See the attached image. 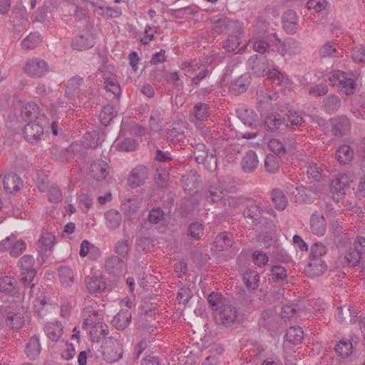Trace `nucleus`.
I'll return each instance as SVG.
<instances>
[{
  "mask_svg": "<svg viewBox=\"0 0 365 365\" xmlns=\"http://www.w3.org/2000/svg\"><path fill=\"white\" fill-rule=\"evenodd\" d=\"M66 96L73 106L81 107V100L91 95V89L88 81L79 76L71 77L65 89Z\"/></svg>",
  "mask_w": 365,
  "mask_h": 365,
  "instance_id": "nucleus-1",
  "label": "nucleus"
},
{
  "mask_svg": "<svg viewBox=\"0 0 365 365\" xmlns=\"http://www.w3.org/2000/svg\"><path fill=\"white\" fill-rule=\"evenodd\" d=\"M327 81L332 86H339L340 91L347 96L353 94L355 91V81L342 71H334L330 73Z\"/></svg>",
  "mask_w": 365,
  "mask_h": 365,
  "instance_id": "nucleus-2",
  "label": "nucleus"
},
{
  "mask_svg": "<svg viewBox=\"0 0 365 365\" xmlns=\"http://www.w3.org/2000/svg\"><path fill=\"white\" fill-rule=\"evenodd\" d=\"M35 259L33 256L26 255L20 258L18 262V266L20 267L21 282L25 286H30L31 290L34 287L32 283L36 275V270L34 268Z\"/></svg>",
  "mask_w": 365,
  "mask_h": 365,
  "instance_id": "nucleus-3",
  "label": "nucleus"
},
{
  "mask_svg": "<svg viewBox=\"0 0 365 365\" xmlns=\"http://www.w3.org/2000/svg\"><path fill=\"white\" fill-rule=\"evenodd\" d=\"M123 346L118 340L113 337L108 338L103 346L104 359L109 363L119 360L123 356Z\"/></svg>",
  "mask_w": 365,
  "mask_h": 365,
  "instance_id": "nucleus-4",
  "label": "nucleus"
},
{
  "mask_svg": "<svg viewBox=\"0 0 365 365\" xmlns=\"http://www.w3.org/2000/svg\"><path fill=\"white\" fill-rule=\"evenodd\" d=\"M227 191L225 181L217 180L207 186L204 191V197L208 203H217L221 201L225 192Z\"/></svg>",
  "mask_w": 365,
  "mask_h": 365,
  "instance_id": "nucleus-5",
  "label": "nucleus"
},
{
  "mask_svg": "<svg viewBox=\"0 0 365 365\" xmlns=\"http://www.w3.org/2000/svg\"><path fill=\"white\" fill-rule=\"evenodd\" d=\"M349 178L347 175L338 173L332 179L330 185V194L331 198L339 202L345 195V189L349 185Z\"/></svg>",
  "mask_w": 365,
  "mask_h": 365,
  "instance_id": "nucleus-6",
  "label": "nucleus"
},
{
  "mask_svg": "<svg viewBox=\"0 0 365 365\" xmlns=\"http://www.w3.org/2000/svg\"><path fill=\"white\" fill-rule=\"evenodd\" d=\"M242 23L239 20H233L226 17L220 18L215 21L213 24V29L215 33L227 34L237 33L242 31Z\"/></svg>",
  "mask_w": 365,
  "mask_h": 365,
  "instance_id": "nucleus-7",
  "label": "nucleus"
},
{
  "mask_svg": "<svg viewBox=\"0 0 365 365\" xmlns=\"http://www.w3.org/2000/svg\"><path fill=\"white\" fill-rule=\"evenodd\" d=\"M143 200L138 197L126 198L121 202V210L132 221L140 219L139 210L142 206Z\"/></svg>",
  "mask_w": 365,
  "mask_h": 365,
  "instance_id": "nucleus-8",
  "label": "nucleus"
},
{
  "mask_svg": "<svg viewBox=\"0 0 365 365\" xmlns=\"http://www.w3.org/2000/svg\"><path fill=\"white\" fill-rule=\"evenodd\" d=\"M48 71L47 63L41 58H32L26 61L24 72L30 77L41 78Z\"/></svg>",
  "mask_w": 365,
  "mask_h": 365,
  "instance_id": "nucleus-9",
  "label": "nucleus"
},
{
  "mask_svg": "<svg viewBox=\"0 0 365 365\" xmlns=\"http://www.w3.org/2000/svg\"><path fill=\"white\" fill-rule=\"evenodd\" d=\"M96 307L97 303L93 299L89 297L84 299L83 309L81 314L83 319V328L93 324L97 320L98 312L96 310Z\"/></svg>",
  "mask_w": 365,
  "mask_h": 365,
  "instance_id": "nucleus-10",
  "label": "nucleus"
},
{
  "mask_svg": "<svg viewBox=\"0 0 365 365\" xmlns=\"http://www.w3.org/2000/svg\"><path fill=\"white\" fill-rule=\"evenodd\" d=\"M55 242L56 237L52 233L46 232L41 235L38 243V251L42 259L51 254Z\"/></svg>",
  "mask_w": 365,
  "mask_h": 365,
  "instance_id": "nucleus-11",
  "label": "nucleus"
},
{
  "mask_svg": "<svg viewBox=\"0 0 365 365\" xmlns=\"http://www.w3.org/2000/svg\"><path fill=\"white\" fill-rule=\"evenodd\" d=\"M4 317L6 326L11 329H19L24 323V316L11 307L5 309Z\"/></svg>",
  "mask_w": 365,
  "mask_h": 365,
  "instance_id": "nucleus-12",
  "label": "nucleus"
},
{
  "mask_svg": "<svg viewBox=\"0 0 365 365\" xmlns=\"http://www.w3.org/2000/svg\"><path fill=\"white\" fill-rule=\"evenodd\" d=\"M23 133L26 141L35 143L43 135V128L39 122H29L25 125Z\"/></svg>",
  "mask_w": 365,
  "mask_h": 365,
  "instance_id": "nucleus-13",
  "label": "nucleus"
},
{
  "mask_svg": "<svg viewBox=\"0 0 365 365\" xmlns=\"http://www.w3.org/2000/svg\"><path fill=\"white\" fill-rule=\"evenodd\" d=\"M331 131L336 137H341L351 130V122L345 115L337 116L332 119Z\"/></svg>",
  "mask_w": 365,
  "mask_h": 365,
  "instance_id": "nucleus-14",
  "label": "nucleus"
},
{
  "mask_svg": "<svg viewBox=\"0 0 365 365\" xmlns=\"http://www.w3.org/2000/svg\"><path fill=\"white\" fill-rule=\"evenodd\" d=\"M147 178V168L143 165H139L131 170L128 178V182L132 187H138L145 182Z\"/></svg>",
  "mask_w": 365,
  "mask_h": 365,
  "instance_id": "nucleus-15",
  "label": "nucleus"
},
{
  "mask_svg": "<svg viewBox=\"0 0 365 365\" xmlns=\"http://www.w3.org/2000/svg\"><path fill=\"white\" fill-rule=\"evenodd\" d=\"M247 66L257 77L263 76L268 68L265 58L257 55H254L247 60Z\"/></svg>",
  "mask_w": 365,
  "mask_h": 365,
  "instance_id": "nucleus-16",
  "label": "nucleus"
},
{
  "mask_svg": "<svg viewBox=\"0 0 365 365\" xmlns=\"http://www.w3.org/2000/svg\"><path fill=\"white\" fill-rule=\"evenodd\" d=\"M16 280L11 277L4 276L0 278V293L5 296L12 297L11 301H14V298H19L16 296L18 292L16 291Z\"/></svg>",
  "mask_w": 365,
  "mask_h": 365,
  "instance_id": "nucleus-17",
  "label": "nucleus"
},
{
  "mask_svg": "<svg viewBox=\"0 0 365 365\" xmlns=\"http://www.w3.org/2000/svg\"><path fill=\"white\" fill-rule=\"evenodd\" d=\"M327 268V264L322 258H309V262L305 268V273L309 277H315L323 274Z\"/></svg>",
  "mask_w": 365,
  "mask_h": 365,
  "instance_id": "nucleus-18",
  "label": "nucleus"
},
{
  "mask_svg": "<svg viewBox=\"0 0 365 365\" xmlns=\"http://www.w3.org/2000/svg\"><path fill=\"white\" fill-rule=\"evenodd\" d=\"M310 229L317 236H323L327 230V222L324 215L318 212H314L310 217Z\"/></svg>",
  "mask_w": 365,
  "mask_h": 365,
  "instance_id": "nucleus-19",
  "label": "nucleus"
},
{
  "mask_svg": "<svg viewBox=\"0 0 365 365\" xmlns=\"http://www.w3.org/2000/svg\"><path fill=\"white\" fill-rule=\"evenodd\" d=\"M219 314L222 323L226 327L233 324L238 315L236 307L230 302L225 304L224 307L219 312Z\"/></svg>",
  "mask_w": 365,
  "mask_h": 365,
  "instance_id": "nucleus-20",
  "label": "nucleus"
},
{
  "mask_svg": "<svg viewBox=\"0 0 365 365\" xmlns=\"http://www.w3.org/2000/svg\"><path fill=\"white\" fill-rule=\"evenodd\" d=\"M298 16L293 10H288L282 16L283 27L289 34L296 33L298 27Z\"/></svg>",
  "mask_w": 365,
  "mask_h": 365,
  "instance_id": "nucleus-21",
  "label": "nucleus"
},
{
  "mask_svg": "<svg viewBox=\"0 0 365 365\" xmlns=\"http://www.w3.org/2000/svg\"><path fill=\"white\" fill-rule=\"evenodd\" d=\"M90 172L94 179L102 180L108 175L109 167L106 162L102 160H96L91 165Z\"/></svg>",
  "mask_w": 365,
  "mask_h": 365,
  "instance_id": "nucleus-22",
  "label": "nucleus"
},
{
  "mask_svg": "<svg viewBox=\"0 0 365 365\" xmlns=\"http://www.w3.org/2000/svg\"><path fill=\"white\" fill-rule=\"evenodd\" d=\"M105 268L108 273L117 276L123 272L125 264L119 257L111 256L106 260Z\"/></svg>",
  "mask_w": 365,
  "mask_h": 365,
  "instance_id": "nucleus-23",
  "label": "nucleus"
},
{
  "mask_svg": "<svg viewBox=\"0 0 365 365\" xmlns=\"http://www.w3.org/2000/svg\"><path fill=\"white\" fill-rule=\"evenodd\" d=\"M182 185L185 192L195 190L200 185V176L196 170H190L182 177Z\"/></svg>",
  "mask_w": 365,
  "mask_h": 365,
  "instance_id": "nucleus-24",
  "label": "nucleus"
},
{
  "mask_svg": "<svg viewBox=\"0 0 365 365\" xmlns=\"http://www.w3.org/2000/svg\"><path fill=\"white\" fill-rule=\"evenodd\" d=\"M4 188L9 193L19 191L23 186V181L16 174L9 173L4 177Z\"/></svg>",
  "mask_w": 365,
  "mask_h": 365,
  "instance_id": "nucleus-25",
  "label": "nucleus"
},
{
  "mask_svg": "<svg viewBox=\"0 0 365 365\" xmlns=\"http://www.w3.org/2000/svg\"><path fill=\"white\" fill-rule=\"evenodd\" d=\"M259 164V160L256 153L253 150L247 151L241 160V167L246 173L254 172Z\"/></svg>",
  "mask_w": 365,
  "mask_h": 365,
  "instance_id": "nucleus-26",
  "label": "nucleus"
},
{
  "mask_svg": "<svg viewBox=\"0 0 365 365\" xmlns=\"http://www.w3.org/2000/svg\"><path fill=\"white\" fill-rule=\"evenodd\" d=\"M39 108L35 103H26L23 105L21 117L24 121L34 122L38 118Z\"/></svg>",
  "mask_w": 365,
  "mask_h": 365,
  "instance_id": "nucleus-27",
  "label": "nucleus"
},
{
  "mask_svg": "<svg viewBox=\"0 0 365 365\" xmlns=\"http://www.w3.org/2000/svg\"><path fill=\"white\" fill-rule=\"evenodd\" d=\"M285 190L294 202L299 203L307 202V189L304 186H295L291 183H287Z\"/></svg>",
  "mask_w": 365,
  "mask_h": 365,
  "instance_id": "nucleus-28",
  "label": "nucleus"
},
{
  "mask_svg": "<svg viewBox=\"0 0 365 365\" xmlns=\"http://www.w3.org/2000/svg\"><path fill=\"white\" fill-rule=\"evenodd\" d=\"M93 45L94 40L89 34L77 36L73 38L71 42V47L77 51L91 48Z\"/></svg>",
  "mask_w": 365,
  "mask_h": 365,
  "instance_id": "nucleus-29",
  "label": "nucleus"
},
{
  "mask_svg": "<svg viewBox=\"0 0 365 365\" xmlns=\"http://www.w3.org/2000/svg\"><path fill=\"white\" fill-rule=\"evenodd\" d=\"M44 331L50 340L57 341L62 336L63 327L59 322H48L44 327Z\"/></svg>",
  "mask_w": 365,
  "mask_h": 365,
  "instance_id": "nucleus-30",
  "label": "nucleus"
},
{
  "mask_svg": "<svg viewBox=\"0 0 365 365\" xmlns=\"http://www.w3.org/2000/svg\"><path fill=\"white\" fill-rule=\"evenodd\" d=\"M90 331V337L93 342H98L108 335V327L103 322H93Z\"/></svg>",
  "mask_w": 365,
  "mask_h": 365,
  "instance_id": "nucleus-31",
  "label": "nucleus"
},
{
  "mask_svg": "<svg viewBox=\"0 0 365 365\" xmlns=\"http://www.w3.org/2000/svg\"><path fill=\"white\" fill-rule=\"evenodd\" d=\"M131 322V314L128 310L120 311L113 319L112 324L118 330L125 329Z\"/></svg>",
  "mask_w": 365,
  "mask_h": 365,
  "instance_id": "nucleus-32",
  "label": "nucleus"
},
{
  "mask_svg": "<svg viewBox=\"0 0 365 365\" xmlns=\"http://www.w3.org/2000/svg\"><path fill=\"white\" fill-rule=\"evenodd\" d=\"M106 225L110 230H115L119 227L122 222L121 214L116 210L110 209L104 214Z\"/></svg>",
  "mask_w": 365,
  "mask_h": 365,
  "instance_id": "nucleus-33",
  "label": "nucleus"
},
{
  "mask_svg": "<svg viewBox=\"0 0 365 365\" xmlns=\"http://www.w3.org/2000/svg\"><path fill=\"white\" fill-rule=\"evenodd\" d=\"M86 284L88 292L93 294H101L106 287V283L101 277H94L86 279Z\"/></svg>",
  "mask_w": 365,
  "mask_h": 365,
  "instance_id": "nucleus-34",
  "label": "nucleus"
},
{
  "mask_svg": "<svg viewBox=\"0 0 365 365\" xmlns=\"http://www.w3.org/2000/svg\"><path fill=\"white\" fill-rule=\"evenodd\" d=\"M166 137L172 143L182 142L186 138L184 126L178 124L170 129H168Z\"/></svg>",
  "mask_w": 365,
  "mask_h": 365,
  "instance_id": "nucleus-35",
  "label": "nucleus"
},
{
  "mask_svg": "<svg viewBox=\"0 0 365 365\" xmlns=\"http://www.w3.org/2000/svg\"><path fill=\"white\" fill-rule=\"evenodd\" d=\"M250 85V76L243 74L235 80L230 85L231 91L235 94L245 93Z\"/></svg>",
  "mask_w": 365,
  "mask_h": 365,
  "instance_id": "nucleus-36",
  "label": "nucleus"
},
{
  "mask_svg": "<svg viewBox=\"0 0 365 365\" xmlns=\"http://www.w3.org/2000/svg\"><path fill=\"white\" fill-rule=\"evenodd\" d=\"M335 317L340 323H352L355 322V312L350 307H340L336 310Z\"/></svg>",
  "mask_w": 365,
  "mask_h": 365,
  "instance_id": "nucleus-37",
  "label": "nucleus"
},
{
  "mask_svg": "<svg viewBox=\"0 0 365 365\" xmlns=\"http://www.w3.org/2000/svg\"><path fill=\"white\" fill-rule=\"evenodd\" d=\"M243 281L249 290H255L259 287V275L255 270L247 269L243 274Z\"/></svg>",
  "mask_w": 365,
  "mask_h": 365,
  "instance_id": "nucleus-38",
  "label": "nucleus"
},
{
  "mask_svg": "<svg viewBox=\"0 0 365 365\" xmlns=\"http://www.w3.org/2000/svg\"><path fill=\"white\" fill-rule=\"evenodd\" d=\"M338 47L336 42L328 41L321 46L319 54L323 58L336 57L339 54Z\"/></svg>",
  "mask_w": 365,
  "mask_h": 365,
  "instance_id": "nucleus-39",
  "label": "nucleus"
},
{
  "mask_svg": "<svg viewBox=\"0 0 365 365\" xmlns=\"http://www.w3.org/2000/svg\"><path fill=\"white\" fill-rule=\"evenodd\" d=\"M41 349V347L38 337L36 336L31 337L26 346V354L27 356L31 359H35L39 355Z\"/></svg>",
  "mask_w": 365,
  "mask_h": 365,
  "instance_id": "nucleus-40",
  "label": "nucleus"
},
{
  "mask_svg": "<svg viewBox=\"0 0 365 365\" xmlns=\"http://www.w3.org/2000/svg\"><path fill=\"white\" fill-rule=\"evenodd\" d=\"M272 200L278 210H284L287 206L288 201L284 193L278 188L272 190L271 192Z\"/></svg>",
  "mask_w": 365,
  "mask_h": 365,
  "instance_id": "nucleus-41",
  "label": "nucleus"
},
{
  "mask_svg": "<svg viewBox=\"0 0 365 365\" xmlns=\"http://www.w3.org/2000/svg\"><path fill=\"white\" fill-rule=\"evenodd\" d=\"M233 243L232 235L228 232H222L218 235L215 240V244L218 251H222L232 247Z\"/></svg>",
  "mask_w": 365,
  "mask_h": 365,
  "instance_id": "nucleus-42",
  "label": "nucleus"
},
{
  "mask_svg": "<svg viewBox=\"0 0 365 365\" xmlns=\"http://www.w3.org/2000/svg\"><path fill=\"white\" fill-rule=\"evenodd\" d=\"M241 32L230 33L227 34V38L225 42L223 47L228 52L235 51L241 43Z\"/></svg>",
  "mask_w": 365,
  "mask_h": 365,
  "instance_id": "nucleus-43",
  "label": "nucleus"
},
{
  "mask_svg": "<svg viewBox=\"0 0 365 365\" xmlns=\"http://www.w3.org/2000/svg\"><path fill=\"white\" fill-rule=\"evenodd\" d=\"M210 307L212 311H220L225 304L229 303L227 300L222 297V294L217 292H212L207 299Z\"/></svg>",
  "mask_w": 365,
  "mask_h": 365,
  "instance_id": "nucleus-44",
  "label": "nucleus"
},
{
  "mask_svg": "<svg viewBox=\"0 0 365 365\" xmlns=\"http://www.w3.org/2000/svg\"><path fill=\"white\" fill-rule=\"evenodd\" d=\"M58 276L64 287H71L73 283L75 274L72 269L67 266H62L58 269Z\"/></svg>",
  "mask_w": 365,
  "mask_h": 365,
  "instance_id": "nucleus-45",
  "label": "nucleus"
},
{
  "mask_svg": "<svg viewBox=\"0 0 365 365\" xmlns=\"http://www.w3.org/2000/svg\"><path fill=\"white\" fill-rule=\"evenodd\" d=\"M284 47L285 48L281 50V56H285L286 54H298L301 52L302 50L300 43L297 41L291 38L284 41Z\"/></svg>",
  "mask_w": 365,
  "mask_h": 365,
  "instance_id": "nucleus-46",
  "label": "nucleus"
},
{
  "mask_svg": "<svg viewBox=\"0 0 365 365\" xmlns=\"http://www.w3.org/2000/svg\"><path fill=\"white\" fill-rule=\"evenodd\" d=\"M42 42L41 35L38 32L31 33L21 41V46L26 50L34 49Z\"/></svg>",
  "mask_w": 365,
  "mask_h": 365,
  "instance_id": "nucleus-47",
  "label": "nucleus"
},
{
  "mask_svg": "<svg viewBox=\"0 0 365 365\" xmlns=\"http://www.w3.org/2000/svg\"><path fill=\"white\" fill-rule=\"evenodd\" d=\"M243 215L252 223H259L262 216V208L257 205H251L244 210Z\"/></svg>",
  "mask_w": 365,
  "mask_h": 365,
  "instance_id": "nucleus-48",
  "label": "nucleus"
},
{
  "mask_svg": "<svg viewBox=\"0 0 365 365\" xmlns=\"http://www.w3.org/2000/svg\"><path fill=\"white\" fill-rule=\"evenodd\" d=\"M239 119L246 125L255 127L257 124L256 115L252 110L248 109H240L237 110Z\"/></svg>",
  "mask_w": 365,
  "mask_h": 365,
  "instance_id": "nucleus-49",
  "label": "nucleus"
},
{
  "mask_svg": "<svg viewBox=\"0 0 365 365\" xmlns=\"http://www.w3.org/2000/svg\"><path fill=\"white\" fill-rule=\"evenodd\" d=\"M117 111L114 106L107 105L104 106L99 114V118L102 125L107 126L115 117Z\"/></svg>",
  "mask_w": 365,
  "mask_h": 365,
  "instance_id": "nucleus-50",
  "label": "nucleus"
},
{
  "mask_svg": "<svg viewBox=\"0 0 365 365\" xmlns=\"http://www.w3.org/2000/svg\"><path fill=\"white\" fill-rule=\"evenodd\" d=\"M283 123H284V118L277 113H271L264 119V125L269 130H277Z\"/></svg>",
  "mask_w": 365,
  "mask_h": 365,
  "instance_id": "nucleus-51",
  "label": "nucleus"
},
{
  "mask_svg": "<svg viewBox=\"0 0 365 365\" xmlns=\"http://www.w3.org/2000/svg\"><path fill=\"white\" fill-rule=\"evenodd\" d=\"M352 149L346 145H341L336 152L338 161L341 164L349 163L353 158Z\"/></svg>",
  "mask_w": 365,
  "mask_h": 365,
  "instance_id": "nucleus-52",
  "label": "nucleus"
},
{
  "mask_svg": "<svg viewBox=\"0 0 365 365\" xmlns=\"http://www.w3.org/2000/svg\"><path fill=\"white\" fill-rule=\"evenodd\" d=\"M192 113L197 120H205L209 117L210 110V107L205 103H197L195 105Z\"/></svg>",
  "mask_w": 365,
  "mask_h": 365,
  "instance_id": "nucleus-53",
  "label": "nucleus"
},
{
  "mask_svg": "<svg viewBox=\"0 0 365 365\" xmlns=\"http://www.w3.org/2000/svg\"><path fill=\"white\" fill-rule=\"evenodd\" d=\"M304 337V332L299 327H291L287 329L285 334L286 339L292 344H298L301 342Z\"/></svg>",
  "mask_w": 365,
  "mask_h": 365,
  "instance_id": "nucleus-54",
  "label": "nucleus"
},
{
  "mask_svg": "<svg viewBox=\"0 0 365 365\" xmlns=\"http://www.w3.org/2000/svg\"><path fill=\"white\" fill-rule=\"evenodd\" d=\"M303 118L301 114L294 110H288L286 113V118H284V124L287 127L295 128V127L301 125Z\"/></svg>",
  "mask_w": 365,
  "mask_h": 365,
  "instance_id": "nucleus-55",
  "label": "nucleus"
},
{
  "mask_svg": "<svg viewBox=\"0 0 365 365\" xmlns=\"http://www.w3.org/2000/svg\"><path fill=\"white\" fill-rule=\"evenodd\" d=\"M190 145L192 148V153L197 163L203 161L209 154L203 143H196L195 141L194 143H190Z\"/></svg>",
  "mask_w": 365,
  "mask_h": 365,
  "instance_id": "nucleus-56",
  "label": "nucleus"
},
{
  "mask_svg": "<svg viewBox=\"0 0 365 365\" xmlns=\"http://www.w3.org/2000/svg\"><path fill=\"white\" fill-rule=\"evenodd\" d=\"M341 106V101L336 96L331 95L327 96L324 100V106L326 112L333 113L336 112Z\"/></svg>",
  "mask_w": 365,
  "mask_h": 365,
  "instance_id": "nucleus-57",
  "label": "nucleus"
},
{
  "mask_svg": "<svg viewBox=\"0 0 365 365\" xmlns=\"http://www.w3.org/2000/svg\"><path fill=\"white\" fill-rule=\"evenodd\" d=\"M280 159L279 157L272 154H269L266 156L264 160V167L267 172L270 173H275L279 169Z\"/></svg>",
  "mask_w": 365,
  "mask_h": 365,
  "instance_id": "nucleus-58",
  "label": "nucleus"
},
{
  "mask_svg": "<svg viewBox=\"0 0 365 365\" xmlns=\"http://www.w3.org/2000/svg\"><path fill=\"white\" fill-rule=\"evenodd\" d=\"M138 145L137 141L133 138H125L116 143L115 148L121 152L134 151Z\"/></svg>",
  "mask_w": 365,
  "mask_h": 365,
  "instance_id": "nucleus-59",
  "label": "nucleus"
},
{
  "mask_svg": "<svg viewBox=\"0 0 365 365\" xmlns=\"http://www.w3.org/2000/svg\"><path fill=\"white\" fill-rule=\"evenodd\" d=\"M105 88L107 92L113 95L114 98H118L121 94V88L119 83L113 78H107L104 81Z\"/></svg>",
  "mask_w": 365,
  "mask_h": 365,
  "instance_id": "nucleus-60",
  "label": "nucleus"
},
{
  "mask_svg": "<svg viewBox=\"0 0 365 365\" xmlns=\"http://www.w3.org/2000/svg\"><path fill=\"white\" fill-rule=\"evenodd\" d=\"M361 253L359 250L350 248L344 256V259L349 266L357 265L361 258Z\"/></svg>",
  "mask_w": 365,
  "mask_h": 365,
  "instance_id": "nucleus-61",
  "label": "nucleus"
},
{
  "mask_svg": "<svg viewBox=\"0 0 365 365\" xmlns=\"http://www.w3.org/2000/svg\"><path fill=\"white\" fill-rule=\"evenodd\" d=\"M352 344L349 341H341L335 346L336 352L342 357H347L351 354Z\"/></svg>",
  "mask_w": 365,
  "mask_h": 365,
  "instance_id": "nucleus-62",
  "label": "nucleus"
},
{
  "mask_svg": "<svg viewBox=\"0 0 365 365\" xmlns=\"http://www.w3.org/2000/svg\"><path fill=\"white\" fill-rule=\"evenodd\" d=\"M327 249L326 246L319 242L314 243L310 248L309 258H322L326 255Z\"/></svg>",
  "mask_w": 365,
  "mask_h": 365,
  "instance_id": "nucleus-63",
  "label": "nucleus"
},
{
  "mask_svg": "<svg viewBox=\"0 0 365 365\" xmlns=\"http://www.w3.org/2000/svg\"><path fill=\"white\" fill-rule=\"evenodd\" d=\"M268 147L276 156L279 157L285 153L284 144L277 139H271L268 143Z\"/></svg>",
  "mask_w": 365,
  "mask_h": 365,
  "instance_id": "nucleus-64",
  "label": "nucleus"
}]
</instances>
